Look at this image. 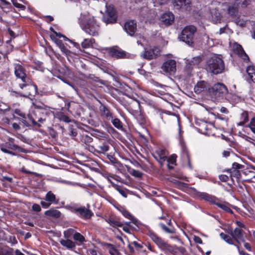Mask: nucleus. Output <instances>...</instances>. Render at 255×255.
Here are the masks:
<instances>
[{
    "label": "nucleus",
    "instance_id": "1a4fd4ad",
    "mask_svg": "<svg viewBox=\"0 0 255 255\" xmlns=\"http://www.w3.org/2000/svg\"><path fill=\"white\" fill-rule=\"evenodd\" d=\"M228 91L227 87L224 84L217 83L209 89V94L212 98L221 100L225 98Z\"/></svg>",
    "mask_w": 255,
    "mask_h": 255
},
{
    "label": "nucleus",
    "instance_id": "6e6552de",
    "mask_svg": "<svg viewBox=\"0 0 255 255\" xmlns=\"http://www.w3.org/2000/svg\"><path fill=\"white\" fill-rule=\"evenodd\" d=\"M197 31V28L193 25L185 26L178 36V38L189 46L194 45V38L195 33Z\"/></svg>",
    "mask_w": 255,
    "mask_h": 255
},
{
    "label": "nucleus",
    "instance_id": "6e6d98bb",
    "mask_svg": "<svg viewBox=\"0 0 255 255\" xmlns=\"http://www.w3.org/2000/svg\"><path fill=\"white\" fill-rule=\"evenodd\" d=\"M177 157V156L176 154H173L169 156L168 157H167V159L166 161H167V163L176 165Z\"/></svg>",
    "mask_w": 255,
    "mask_h": 255
},
{
    "label": "nucleus",
    "instance_id": "c85d7f7f",
    "mask_svg": "<svg viewBox=\"0 0 255 255\" xmlns=\"http://www.w3.org/2000/svg\"><path fill=\"white\" fill-rule=\"evenodd\" d=\"M211 87L207 82L204 81H200L197 82L194 87V90L196 94H199L204 91H207L209 93V89Z\"/></svg>",
    "mask_w": 255,
    "mask_h": 255
},
{
    "label": "nucleus",
    "instance_id": "7ed1b4c3",
    "mask_svg": "<svg viewBox=\"0 0 255 255\" xmlns=\"http://www.w3.org/2000/svg\"><path fill=\"white\" fill-rule=\"evenodd\" d=\"M148 235L158 248L165 254L178 255L180 253L182 255H185L187 253L185 248L169 244L152 231H149Z\"/></svg>",
    "mask_w": 255,
    "mask_h": 255
},
{
    "label": "nucleus",
    "instance_id": "37998d69",
    "mask_svg": "<svg viewBox=\"0 0 255 255\" xmlns=\"http://www.w3.org/2000/svg\"><path fill=\"white\" fill-rule=\"evenodd\" d=\"M104 246L108 249L109 253L111 255H115L119 251L114 245L110 243H105Z\"/></svg>",
    "mask_w": 255,
    "mask_h": 255
},
{
    "label": "nucleus",
    "instance_id": "f3484780",
    "mask_svg": "<svg viewBox=\"0 0 255 255\" xmlns=\"http://www.w3.org/2000/svg\"><path fill=\"white\" fill-rule=\"evenodd\" d=\"M117 12L114 6L109 5L107 7L106 14L103 17L104 21L107 24H113L117 22Z\"/></svg>",
    "mask_w": 255,
    "mask_h": 255
},
{
    "label": "nucleus",
    "instance_id": "473e14b6",
    "mask_svg": "<svg viewBox=\"0 0 255 255\" xmlns=\"http://www.w3.org/2000/svg\"><path fill=\"white\" fill-rule=\"evenodd\" d=\"M14 139L12 138H9V142H7L5 143V146L9 149H10L12 150L18 151H23V148L18 145L14 144L13 143Z\"/></svg>",
    "mask_w": 255,
    "mask_h": 255
},
{
    "label": "nucleus",
    "instance_id": "4be33fe9",
    "mask_svg": "<svg viewBox=\"0 0 255 255\" xmlns=\"http://www.w3.org/2000/svg\"><path fill=\"white\" fill-rule=\"evenodd\" d=\"M160 50L157 46H154L151 49L144 48L141 56L147 60H152L156 58L160 55Z\"/></svg>",
    "mask_w": 255,
    "mask_h": 255
},
{
    "label": "nucleus",
    "instance_id": "dca6fc26",
    "mask_svg": "<svg viewBox=\"0 0 255 255\" xmlns=\"http://www.w3.org/2000/svg\"><path fill=\"white\" fill-rule=\"evenodd\" d=\"M109 54L110 56L116 59H130L132 58V55L122 50L119 47H112L109 49Z\"/></svg>",
    "mask_w": 255,
    "mask_h": 255
},
{
    "label": "nucleus",
    "instance_id": "9b49d317",
    "mask_svg": "<svg viewBox=\"0 0 255 255\" xmlns=\"http://www.w3.org/2000/svg\"><path fill=\"white\" fill-rule=\"evenodd\" d=\"M129 108L130 113L140 125H144L146 123L147 117L144 112L140 109V103L138 100L136 101L134 104L130 106Z\"/></svg>",
    "mask_w": 255,
    "mask_h": 255
},
{
    "label": "nucleus",
    "instance_id": "0e129e2a",
    "mask_svg": "<svg viewBox=\"0 0 255 255\" xmlns=\"http://www.w3.org/2000/svg\"><path fill=\"white\" fill-rule=\"evenodd\" d=\"M200 128H199V130L201 132H204V133H206V131L208 130L207 124L206 123L203 122L201 125L200 126Z\"/></svg>",
    "mask_w": 255,
    "mask_h": 255
},
{
    "label": "nucleus",
    "instance_id": "20e7f679",
    "mask_svg": "<svg viewBox=\"0 0 255 255\" xmlns=\"http://www.w3.org/2000/svg\"><path fill=\"white\" fill-rule=\"evenodd\" d=\"M194 197L195 198L203 200L211 205H216L227 213L234 214L233 211L229 207V204L227 202L222 203L220 202V199L214 195L209 194L206 192H201L194 189Z\"/></svg>",
    "mask_w": 255,
    "mask_h": 255
},
{
    "label": "nucleus",
    "instance_id": "13d9d810",
    "mask_svg": "<svg viewBox=\"0 0 255 255\" xmlns=\"http://www.w3.org/2000/svg\"><path fill=\"white\" fill-rule=\"evenodd\" d=\"M50 37L51 39L54 41V42L56 43V44L60 48L63 45H64V43H63L62 41L61 40H60L59 39H57L53 35H50Z\"/></svg>",
    "mask_w": 255,
    "mask_h": 255
},
{
    "label": "nucleus",
    "instance_id": "603ef678",
    "mask_svg": "<svg viewBox=\"0 0 255 255\" xmlns=\"http://www.w3.org/2000/svg\"><path fill=\"white\" fill-rule=\"evenodd\" d=\"M73 238L74 241H78L81 243L85 241V237L80 233L75 232L73 235Z\"/></svg>",
    "mask_w": 255,
    "mask_h": 255
},
{
    "label": "nucleus",
    "instance_id": "de8ad7c7",
    "mask_svg": "<svg viewBox=\"0 0 255 255\" xmlns=\"http://www.w3.org/2000/svg\"><path fill=\"white\" fill-rule=\"evenodd\" d=\"M228 13L232 17H235L238 13V8L233 5H230L228 7Z\"/></svg>",
    "mask_w": 255,
    "mask_h": 255
},
{
    "label": "nucleus",
    "instance_id": "79ce46f5",
    "mask_svg": "<svg viewBox=\"0 0 255 255\" xmlns=\"http://www.w3.org/2000/svg\"><path fill=\"white\" fill-rule=\"evenodd\" d=\"M246 71L250 79L255 83V66H249L247 68Z\"/></svg>",
    "mask_w": 255,
    "mask_h": 255
},
{
    "label": "nucleus",
    "instance_id": "052dcab7",
    "mask_svg": "<svg viewBox=\"0 0 255 255\" xmlns=\"http://www.w3.org/2000/svg\"><path fill=\"white\" fill-rule=\"evenodd\" d=\"M0 148L1 151H2L3 152H4L5 153H7V154L12 155H15V154L13 152L7 149L6 148H5V145L4 146L3 144H2L0 146Z\"/></svg>",
    "mask_w": 255,
    "mask_h": 255
},
{
    "label": "nucleus",
    "instance_id": "39448f33",
    "mask_svg": "<svg viewBox=\"0 0 255 255\" xmlns=\"http://www.w3.org/2000/svg\"><path fill=\"white\" fill-rule=\"evenodd\" d=\"M226 234L224 233L220 234V237L229 245L236 246L237 244H241V243L245 242V232L239 227H236L233 230L231 228L226 229Z\"/></svg>",
    "mask_w": 255,
    "mask_h": 255
},
{
    "label": "nucleus",
    "instance_id": "9d476101",
    "mask_svg": "<svg viewBox=\"0 0 255 255\" xmlns=\"http://www.w3.org/2000/svg\"><path fill=\"white\" fill-rule=\"evenodd\" d=\"M67 209L77 216L85 220L90 219L94 216V213L89 209V206L87 208L85 206H78L76 205L69 206Z\"/></svg>",
    "mask_w": 255,
    "mask_h": 255
},
{
    "label": "nucleus",
    "instance_id": "f257e3e1",
    "mask_svg": "<svg viewBox=\"0 0 255 255\" xmlns=\"http://www.w3.org/2000/svg\"><path fill=\"white\" fill-rule=\"evenodd\" d=\"M81 28L87 34L92 36H98L100 31V26L94 16L89 13L81 14L78 19Z\"/></svg>",
    "mask_w": 255,
    "mask_h": 255
},
{
    "label": "nucleus",
    "instance_id": "a19ab883",
    "mask_svg": "<svg viewBox=\"0 0 255 255\" xmlns=\"http://www.w3.org/2000/svg\"><path fill=\"white\" fill-rule=\"evenodd\" d=\"M45 200L46 201L50 202L51 204H57L58 203V200H56L55 195L51 191H48L46 193L45 197Z\"/></svg>",
    "mask_w": 255,
    "mask_h": 255
},
{
    "label": "nucleus",
    "instance_id": "a18cd8bd",
    "mask_svg": "<svg viewBox=\"0 0 255 255\" xmlns=\"http://www.w3.org/2000/svg\"><path fill=\"white\" fill-rule=\"evenodd\" d=\"M104 246L108 249L109 253L111 255H115L119 251L114 245L110 243H105Z\"/></svg>",
    "mask_w": 255,
    "mask_h": 255
},
{
    "label": "nucleus",
    "instance_id": "f8f14e48",
    "mask_svg": "<svg viewBox=\"0 0 255 255\" xmlns=\"http://www.w3.org/2000/svg\"><path fill=\"white\" fill-rule=\"evenodd\" d=\"M110 148V142L108 140L104 138H98L95 142L93 147L91 148V153L95 155L98 154H105L109 150Z\"/></svg>",
    "mask_w": 255,
    "mask_h": 255
},
{
    "label": "nucleus",
    "instance_id": "3c124183",
    "mask_svg": "<svg viewBox=\"0 0 255 255\" xmlns=\"http://www.w3.org/2000/svg\"><path fill=\"white\" fill-rule=\"evenodd\" d=\"M108 222L110 224V225L113 227H122L123 226V224L119 220H116L113 218H110L108 220Z\"/></svg>",
    "mask_w": 255,
    "mask_h": 255
},
{
    "label": "nucleus",
    "instance_id": "58836bf2",
    "mask_svg": "<svg viewBox=\"0 0 255 255\" xmlns=\"http://www.w3.org/2000/svg\"><path fill=\"white\" fill-rule=\"evenodd\" d=\"M95 42V40L94 38H85L81 42V46L83 48L87 49L92 47Z\"/></svg>",
    "mask_w": 255,
    "mask_h": 255
},
{
    "label": "nucleus",
    "instance_id": "e2e57ef3",
    "mask_svg": "<svg viewBox=\"0 0 255 255\" xmlns=\"http://www.w3.org/2000/svg\"><path fill=\"white\" fill-rule=\"evenodd\" d=\"M7 242L11 243L12 245L17 244V241L14 236H10L7 240Z\"/></svg>",
    "mask_w": 255,
    "mask_h": 255
},
{
    "label": "nucleus",
    "instance_id": "412c9836",
    "mask_svg": "<svg viewBox=\"0 0 255 255\" xmlns=\"http://www.w3.org/2000/svg\"><path fill=\"white\" fill-rule=\"evenodd\" d=\"M128 248L130 253H137L140 252H145L146 250L144 247V243L141 241H133L129 242L128 245Z\"/></svg>",
    "mask_w": 255,
    "mask_h": 255
},
{
    "label": "nucleus",
    "instance_id": "c9c22d12",
    "mask_svg": "<svg viewBox=\"0 0 255 255\" xmlns=\"http://www.w3.org/2000/svg\"><path fill=\"white\" fill-rule=\"evenodd\" d=\"M55 118L60 122L69 123L71 122L70 118L66 115L63 112H59L54 115Z\"/></svg>",
    "mask_w": 255,
    "mask_h": 255
},
{
    "label": "nucleus",
    "instance_id": "49530a36",
    "mask_svg": "<svg viewBox=\"0 0 255 255\" xmlns=\"http://www.w3.org/2000/svg\"><path fill=\"white\" fill-rule=\"evenodd\" d=\"M69 135L73 139L79 141V136L76 137L78 132L77 129L76 128H74L73 126H70L69 128Z\"/></svg>",
    "mask_w": 255,
    "mask_h": 255
},
{
    "label": "nucleus",
    "instance_id": "0eeeda50",
    "mask_svg": "<svg viewBox=\"0 0 255 255\" xmlns=\"http://www.w3.org/2000/svg\"><path fill=\"white\" fill-rule=\"evenodd\" d=\"M13 66L14 74L16 80L19 79L21 81V82H16L15 88L23 90L28 87L29 79L27 76L25 68L19 63H14Z\"/></svg>",
    "mask_w": 255,
    "mask_h": 255
},
{
    "label": "nucleus",
    "instance_id": "6ab92c4d",
    "mask_svg": "<svg viewBox=\"0 0 255 255\" xmlns=\"http://www.w3.org/2000/svg\"><path fill=\"white\" fill-rule=\"evenodd\" d=\"M244 168V165L235 162L232 164V168L225 169L223 171L229 173L230 174L231 178L234 177L239 180L241 178L240 170L243 169ZM232 180L234 181L233 179H232Z\"/></svg>",
    "mask_w": 255,
    "mask_h": 255
},
{
    "label": "nucleus",
    "instance_id": "09e8293b",
    "mask_svg": "<svg viewBox=\"0 0 255 255\" xmlns=\"http://www.w3.org/2000/svg\"><path fill=\"white\" fill-rule=\"evenodd\" d=\"M9 92H10V94L12 96L15 97L16 98H18L19 97L27 98V97H28V96L29 95H30L29 93L24 94L22 92H21L19 91H14L12 89L10 90Z\"/></svg>",
    "mask_w": 255,
    "mask_h": 255
},
{
    "label": "nucleus",
    "instance_id": "f03ea898",
    "mask_svg": "<svg viewBox=\"0 0 255 255\" xmlns=\"http://www.w3.org/2000/svg\"><path fill=\"white\" fill-rule=\"evenodd\" d=\"M148 235L158 248L165 254L178 255L180 253L182 255H185L187 253L185 248L169 244L152 231H149Z\"/></svg>",
    "mask_w": 255,
    "mask_h": 255
},
{
    "label": "nucleus",
    "instance_id": "a878e982",
    "mask_svg": "<svg viewBox=\"0 0 255 255\" xmlns=\"http://www.w3.org/2000/svg\"><path fill=\"white\" fill-rule=\"evenodd\" d=\"M124 30L130 36H134L137 30V23L135 20H128L124 24Z\"/></svg>",
    "mask_w": 255,
    "mask_h": 255
},
{
    "label": "nucleus",
    "instance_id": "c756f323",
    "mask_svg": "<svg viewBox=\"0 0 255 255\" xmlns=\"http://www.w3.org/2000/svg\"><path fill=\"white\" fill-rule=\"evenodd\" d=\"M172 3L177 9L184 7L186 9L190 6L191 1L190 0H172Z\"/></svg>",
    "mask_w": 255,
    "mask_h": 255
},
{
    "label": "nucleus",
    "instance_id": "4468645a",
    "mask_svg": "<svg viewBox=\"0 0 255 255\" xmlns=\"http://www.w3.org/2000/svg\"><path fill=\"white\" fill-rule=\"evenodd\" d=\"M179 143L181 148V157L183 160V164L187 165L190 169H193V166L191 160V155L182 138H180Z\"/></svg>",
    "mask_w": 255,
    "mask_h": 255
},
{
    "label": "nucleus",
    "instance_id": "680f3d73",
    "mask_svg": "<svg viewBox=\"0 0 255 255\" xmlns=\"http://www.w3.org/2000/svg\"><path fill=\"white\" fill-rule=\"evenodd\" d=\"M61 49V51L62 52V53L65 54L66 56H70L71 54V51L68 50L65 45H63L62 47L59 48Z\"/></svg>",
    "mask_w": 255,
    "mask_h": 255
},
{
    "label": "nucleus",
    "instance_id": "cd10ccee",
    "mask_svg": "<svg viewBox=\"0 0 255 255\" xmlns=\"http://www.w3.org/2000/svg\"><path fill=\"white\" fill-rule=\"evenodd\" d=\"M32 105L35 109L37 110V114L45 115H54V113L51 111L49 108L43 103H38L37 102L32 103Z\"/></svg>",
    "mask_w": 255,
    "mask_h": 255
},
{
    "label": "nucleus",
    "instance_id": "bb28decb",
    "mask_svg": "<svg viewBox=\"0 0 255 255\" xmlns=\"http://www.w3.org/2000/svg\"><path fill=\"white\" fill-rule=\"evenodd\" d=\"M174 15L172 12L168 11L163 13L160 16V20L162 24L168 26L172 24L174 21Z\"/></svg>",
    "mask_w": 255,
    "mask_h": 255
},
{
    "label": "nucleus",
    "instance_id": "864d4df0",
    "mask_svg": "<svg viewBox=\"0 0 255 255\" xmlns=\"http://www.w3.org/2000/svg\"><path fill=\"white\" fill-rule=\"evenodd\" d=\"M159 226L165 232L169 234H174L175 233V230L173 227L168 228L163 223H160Z\"/></svg>",
    "mask_w": 255,
    "mask_h": 255
},
{
    "label": "nucleus",
    "instance_id": "4c0bfd02",
    "mask_svg": "<svg viewBox=\"0 0 255 255\" xmlns=\"http://www.w3.org/2000/svg\"><path fill=\"white\" fill-rule=\"evenodd\" d=\"M225 99H226L227 101H229L230 102H233V103H238L240 101V97L238 96H237L235 94H233L231 93H229L228 91V94L226 95Z\"/></svg>",
    "mask_w": 255,
    "mask_h": 255
},
{
    "label": "nucleus",
    "instance_id": "5701e85b",
    "mask_svg": "<svg viewBox=\"0 0 255 255\" xmlns=\"http://www.w3.org/2000/svg\"><path fill=\"white\" fill-rule=\"evenodd\" d=\"M12 119L19 121V124L22 123L26 127H30V124L27 121L25 114L20 109H16L14 110L12 114Z\"/></svg>",
    "mask_w": 255,
    "mask_h": 255
},
{
    "label": "nucleus",
    "instance_id": "f704fd0d",
    "mask_svg": "<svg viewBox=\"0 0 255 255\" xmlns=\"http://www.w3.org/2000/svg\"><path fill=\"white\" fill-rule=\"evenodd\" d=\"M44 214L47 216L52 217L55 219L59 218L61 215V213L59 211L53 208H51L45 211Z\"/></svg>",
    "mask_w": 255,
    "mask_h": 255
},
{
    "label": "nucleus",
    "instance_id": "a211bd4d",
    "mask_svg": "<svg viewBox=\"0 0 255 255\" xmlns=\"http://www.w3.org/2000/svg\"><path fill=\"white\" fill-rule=\"evenodd\" d=\"M99 102V113L101 118L108 121L112 120L113 117L115 115L112 109L108 105L102 103L100 101Z\"/></svg>",
    "mask_w": 255,
    "mask_h": 255
},
{
    "label": "nucleus",
    "instance_id": "bf43d9fd",
    "mask_svg": "<svg viewBox=\"0 0 255 255\" xmlns=\"http://www.w3.org/2000/svg\"><path fill=\"white\" fill-rule=\"evenodd\" d=\"M248 127L250 128L251 131L255 134V117L251 120Z\"/></svg>",
    "mask_w": 255,
    "mask_h": 255
},
{
    "label": "nucleus",
    "instance_id": "8fccbe9b",
    "mask_svg": "<svg viewBox=\"0 0 255 255\" xmlns=\"http://www.w3.org/2000/svg\"><path fill=\"white\" fill-rule=\"evenodd\" d=\"M128 171L130 175L135 177L141 178L142 176V173L141 172L130 167H128Z\"/></svg>",
    "mask_w": 255,
    "mask_h": 255
},
{
    "label": "nucleus",
    "instance_id": "774afa93",
    "mask_svg": "<svg viewBox=\"0 0 255 255\" xmlns=\"http://www.w3.org/2000/svg\"><path fill=\"white\" fill-rule=\"evenodd\" d=\"M242 118H243V122L246 123L249 121V116L247 112H244L242 115Z\"/></svg>",
    "mask_w": 255,
    "mask_h": 255
},
{
    "label": "nucleus",
    "instance_id": "ea45409f",
    "mask_svg": "<svg viewBox=\"0 0 255 255\" xmlns=\"http://www.w3.org/2000/svg\"><path fill=\"white\" fill-rule=\"evenodd\" d=\"M107 157L109 160L108 163H110L111 164L113 165L116 167H119L122 166L121 163L118 160V159L115 157L114 155L107 154Z\"/></svg>",
    "mask_w": 255,
    "mask_h": 255
},
{
    "label": "nucleus",
    "instance_id": "338daca9",
    "mask_svg": "<svg viewBox=\"0 0 255 255\" xmlns=\"http://www.w3.org/2000/svg\"><path fill=\"white\" fill-rule=\"evenodd\" d=\"M32 210L33 211L39 212L41 210V208L39 204L35 203L32 206Z\"/></svg>",
    "mask_w": 255,
    "mask_h": 255
},
{
    "label": "nucleus",
    "instance_id": "4d7b16f0",
    "mask_svg": "<svg viewBox=\"0 0 255 255\" xmlns=\"http://www.w3.org/2000/svg\"><path fill=\"white\" fill-rule=\"evenodd\" d=\"M113 187L115 188V189L117 190L120 194H121L123 197H127V195L126 193V192L123 190L121 187L118 185H113Z\"/></svg>",
    "mask_w": 255,
    "mask_h": 255
},
{
    "label": "nucleus",
    "instance_id": "2f4dec72",
    "mask_svg": "<svg viewBox=\"0 0 255 255\" xmlns=\"http://www.w3.org/2000/svg\"><path fill=\"white\" fill-rule=\"evenodd\" d=\"M60 244L68 250H71L76 247V244L75 242L69 239L66 240L61 239L59 241Z\"/></svg>",
    "mask_w": 255,
    "mask_h": 255
},
{
    "label": "nucleus",
    "instance_id": "69168bd1",
    "mask_svg": "<svg viewBox=\"0 0 255 255\" xmlns=\"http://www.w3.org/2000/svg\"><path fill=\"white\" fill-rule=\"evenodd\" d=\"M219 179L222 182H227L229 180V177L225 174H221L219 175Z\"/></svg>",
    "mask_w": 255,
    "mask_h": 255
},
{
    "label": "nucleus",
    "instance_id": "b1692460",
    "mask_svg": "<svg viewBox=\"0 0 255 255\" xmlns=\"http://www.w3.org/2000/svg\"><path fill=\"white\" fill-rule=\"evenodd\" d=\"M78 139V141L82 143L85 148L91 152L92 150H91V148L93 147L94 146V144H91L93 140V138L88 134L83 133L82 134H80L79 136Z\"/></svg>",
    "mask_w": 255,
    "mask_h": 255
},
{
    "label": "nucleus",
    "instance_id": "7c9ffc66",
    "mask_svg": "<svg viewBox=\"0 0 255 255\" xmlns=\"http://www.w3.org/2000/svg\"><path fill=\"white\" fill-rule=\"evenodd\" d=\"M234 51L240 57L244 60L249 59V57L244 51L243 47L239 44H236L234 47Z\"/></svg>",
    "mask_w": 255,
    "mask_h": 255
},
{
    "label": "nucleus",
    "instance_id": "e433bc0d",
    "mask_svg": "<svg viewBox=\"0 0 255 255\" xmlns=\"http://www.w3.org/2000/svg\"><path fill=\"white\" fill-rule=\"evenodd\" d=\"M110 121L111 122L113 125L116 128L120 130L123 129V123L119 118H117L115 115L113 117L112 120H110Z\"/></svg>",
    "mask_w": 255,
    "mask_h": 255
},
{
    "label": "nucleus",
    "instance_id": "aec40b11",
    "mask_svg": "<svg viewBox=\"0 0 255 255\" xmlns=\"http://www.w3.org/2000/svg\"><path fill=\"white\" fill-rule=\"evenodd\" d=\"M161 69L166 74L174 75L176 71V62L173 59L167 60L162 64Z\"/></svg>",
    "mask_w": 255,
    "mask_h": 255
},
{
    "label": "nucleus",
    "instance_id": "ddd939ff",
    "mask_svg": "<svg viewBox=\"0 0 255 255\" xmlns=\"http://www.w3.org/2000/svg\"><path fill=\"white\" fill-rule=\"evenodd\" d=\"M37 111H34L31 114L27 115V121L31 125L37 128L41 127V124L43 123L46 121V118L51 115H45L37 114Z\"/></svg>",
    "mask_w": 255,
    "mask_h": 255
},
{
    "label": "nucleus",
    "instance_id": "423d86ee",
    "mask_svg": "<svg viewBox=\"0 0 255 255\" xmlns=\"http://www.w3.org/2000/svg\"><path fill=\"white\" fill-rule=\"evenodd\" d=\"M206 70L214 75L222 73L225 70V64L221 55L214 54L206 62Z\"/></svg>",
    "mask_w": 255,
    "mask_h": 255
},
{
    "label": "nucleus",
    "instance_id": "5fc2aeb1",
    "mask_svg": "<svg viewBox=\"0 0 255 255\" xmlns=\"http://www.w3.org/2000/svg\"><path fill=\"white\" fill-rule=\"evenodd\" d=\"M75 232L76 231L75 230L69 228L64 232V236L66 239H69L72 237V236H73Z\"/></svg>",
    "mask_w": 255,
    "mask_h": 255
},
{
    "label": "nucleus",
    "instance_id": "c03bdc74",
    "mask_svg": "<svg viewBox=\"0 0 255 255\" xmlns=\"http://www.w3.org/2000/svg\"><path fill=\"white\" fill-rule=\"evenodd\" d=\"M104 246L108 249L109 253L111 255H115L119 251L114 245L110 243H105Z\"/></svg>",
    "mask_w": 255,
    "mask_h": 255
},
{
    "label": "nucleus",
    "instance_id": "2eb2a0df",
    "mask_svg": "<svg viewBox=\"0 0 255 255\" xmlns=\"http://www.w3.org/2000/svg\"><path fill=\"white\" fill-rule=\"evenodd\" d=\"M169 154L168 150L164 147H157L151 152L152 156L159 163L160 166H163Z\"/></svg>",
    "mask_w": 255,
    "mask_h": 255
},
{
    "label": "nucleus",
    "instance_id": "393cba45",
    "mask_svg": "<svg viewBox=\"0 0 255 255\" xmlns=\"http://www.w3.org/2000/svg\"><path fill=\"white\" fill-rule=\"evenodd\" d=\"M59 71L60 73L63 74V75H58L57 76V78L62 80L65 83H66L70 86H72L73 85V82L66 77V76L69 77L73 76V73L72 71L67 66L61 68Z\"/></svg>",
    "mask_w": 255,
    "mask_h": 255
},
{
    "label": "nucleus",
    "instance_id": "72a5a7b5",
    "mask_svg": "<svg viewBox=\"0 0 255 255\" xmlns=\"http://www.w3.org/2000/svg\"><path fill=\"white\" fill-rule=\"evenodd\" d=\"M122 214L125 218L131 220V222L135 225L138 229H139V222L128 210L126 209L123 210L122 211Z\"/></svg>",
    "mask_w": 255,
    "mask_h": 255
}]
</instances>
